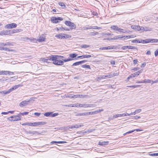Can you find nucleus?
<instances>
[{"instance_id":"nucleus-63","label":"nucleus","mask_w":158,"mask_h":158,"mask_svg":"<svg viewBox=\"0 0 158 158\" xmlns=\"http://www.w3.org/2000/svg\"><path fill=\"white\" fill-rule=\"evenodd\" d=\"M44 115L45 116L47 117L49 116V112H47V113H45L44 114Z\"/></svg>"},{"instance_id":"nucleus-37","label":"nucleus","mask_w":158,"mask_h":158,"mask_svg":"<svg viewBox=\"0 0 158 158\" xmlns=\"http://www.w3.org/2000/svg\"><path fill=\"white\" fill-rule=\"evenodd\" d=\"M152 81L149 79H145L144 80V83H151Z\"/></svg>"},{"instance_id":"nucleus-38","label":"nucleus","mask_w":158,"mask_h":158,"mask_svg":"<svg viewBox=\"0 0 158 158\" xmlns=\"http://www.w3.org/2000/svg\"><path fill=\"white\" fill-rule=\"evenodd\" d=\"M81 64V63H80V61H78V62H76L74 63L73 65H72V66H77V65H79V64Z\"/></svg>"},{"instance_id":"nucleus-55","label":"nucleus","mask_w":158,"mask_h":158,"mask_svg":"<svg viewBox=\"0 0 158 158\" xmlns=\"http://www.w3.org/2000/svg\"><path fill=\"white\" fill-rule=\"evenodd\" d=\"M8 31V35H11L13 33V30H10L9 31Z\"/></svg>"},{"instance_id":"nucleus-4","label":"nucleus","mask_w":158,"mask_h":158,"mask_svg":"<svg viewBox=\"0 0 158 158\" xmlns=\"http://www.w3.org/2000/svg\"><path fill=\"white\" fill-rule=\"evenodd\" d=\"M77 55V54L76 53H72L70 54H69V56L71 57V58H69L67 59H62V60L64 62H67L69 61L72 60H73V58H75Z\"/></svg>"},{"instance_id":"nucleus-23","label":"nucleus","mask_w":158,"mask_h":158,"mask_svg":"<svg viewBox=\"0 0 158 158\" xmlns=\"http://www.w3.org/2000/svg\"><path fill=\"white\" fill-rule=\"evenodd\" d=\"M29 134H36L38 133V132L36 131H29L27 132Z\"/></svg>"},{"instance_id":"nucleus-26","label":"nucleus","mask_w":158,"mask_h":158,"mask_svg":"<svg viewBox=\"0 0 158 158\" xmlns=\"http://www.w3.org/2000/svg\"><path fill=\"white\" fill-rule=\"evenodd\" d=\"M118 73H113L109 74L110 78L114 77L115 76H118Z\"/></svg>"},{"instance_id":"nucleus-13","label":"nucleus","mask_w":158,"mask_h":158,"mask_svg":"<svg viewBox=\"0 0 158 158\" xmlns=\"http://www.w3.org/2000/svg\"><path fill=\"white\" fill-rule=\"evenodd\" d=\"M45 35L43 34L40 36L39 38L37 39L36 41L40 42H42L44 41L45 39Z\"/></svg>"},{"instance_id":"nucleus-41","label":"nucleus","mask_w":158,"mask_h":158,"mask_svg":"<svg viewBox=\"0 0 158 158\" xmlns=\"http://www.w3.org/2000/svg\"><path fill=\"white\" fill-rule=\"evenodd\" d=\"M1 50H5L6 51H9V50L8 48L6 47H2L1 48Z\"/></svg>"},{"instance_id":"nucleus-18","label":"nucleus","mask_w":158,"mask_h":158,"mask_svg":"<svg viewBox=\"0 0 158 158\" xmlns=\"http://www.w3.org/2000/svg\"><path fill=\"white\" fill-rule=\"evenodd\" d=\"M137 76L136 75V74L135 73H135H133L130 76H129L127 78V79L128 80H129V79H130L131 78H132L133 77H137Z\"/></svg>"},{"instance_id":"nucleus-16","label":"nucleus","mask_w":158,"mask_h":158,"mask_svg":"<svg viewBox=\"0 0 158 158\" xmlns=\"http://www.w3.org/2000/svg\"><path fill=\"white\" fill-rule=\"evenodd\" d=\"M67 142L65 141H52L51 142V144H53L54 143H66Z\"/></svg>"},{"instance_id":"nucleus-21","label":"nucleus","mask_w":158,"mask_h":158,"mask_svg":"<svg viewBox=\"0 0 158 158\" xmlns=\"http://www.w3.org/2000/svg\"><path fill=\"white\" fill-rule=\"evenodd\" d=\"M0 45L2 46H6V45H8V46H10L12 45V44L10 43L6 42V43H0Z\"/></svg>"},{"instance_id":"nucleus-49","label":"nucleus","mask_w":158,"mask_h":158,"mask_svg":"<svg viewBox=\"0 0 158 158\" xmlns=\"http://www.w3.org/2000/svg\"><path fill=\"white\" fill-rule=\"evenodd\" d=\"M28 113L29 112H25L23 113H20V114L22 115H24L27 114H28Z\"/></svg>"},{"instance_id":"nucleus-10","label":"nucleus","mask_w":158,"mask_h":158,"mask_svg":"<svg viewBox=\"0 0 158 158\" xmlns=\"http://www.w3.org/2000/svg\"><path fill=\"white\" fill-rule=\"evenodd\" d=\"M93 57V54L91 55H83L82 56H78L77 58H80L81 59H82L85 58H89L90 57ZM94 57H96L94 56Z\"/></svg>"},{"instance_id":"nucleus-45","label":"nucleus","mask_w":158,"mask_h":158,"mask_svg":"<svg viewBox=\"0 0 158 158\" xmlns=\"http://www.w3.org/2000/svg\"><path fill=\"white\" fill-rule=\"evenodd\" d=\"M71 98H78V94H71L70 96Z\"/></svg>"},{"instance_id":"nucleus-11","label":"nucleus","mask_w":158,"mask_h":158,"mask_svg":"<svg viewBox=\"0 0 158 158\" xmlns=\"http://www.w3.org/2000/svg\"><path fill=\"white\" fill-rule=\"evenodd\" d=\"M30 101L31 100H29L28 101L25 100L23 101L20 103L19 105L21 107H23L26 105L28 104Z\"/></svg>"},{"instance_id":"nucleus-25","label":"nucleus","mask_w":158,"mask_h":158,"mask_svg":"<svg viewBox=\"0 0 158 158\" xmlns=\"http://www.w3.org/2000/svg\"><path fill=\"white\" fill-rule=\"evenodd\" d=\"M108 143V142L106 141H99L98 143V144L101 145H104L107 144Z\"/></svg>"},{"instance_id":"nucleus-1","label":"nucleus","mask_w":158,"mask_h":158,"mask_svg":"<svg viewBox=\"0 0 158 158\" xmlns=\"http://www.w3.org/2000/svg\"><path fill=\"white\" fill-rule=\"evenodd\" d=\"M63 56H60L56 55H52L50 56V60L53 61V62L52 63V64H53L58 65H63L64 63V61L60 60L61 58H64Z\"/></svg>"},{"instance_id":"nucleus-7","label":"nucleus","mask_w":158,"mask_h":158,"mask_svg":"<svg viewBox=\"0 0 158 158\" xmlns=\"http://www.w3.org/2000/svg\"><path fill=\"white\" fill-rule=\"evenodd\" d=\"M8 119L11 121H17L21 120L20 117L18 115H14L10 116Z\"/></svg>"},{"instance_id":"nucleus-47","label":"nucleus","mask_w":158,"mask_h":158,"mask_svg":"<svg viewBox=\"0 0 158 158\" xmlns=\"http://www.w3.org/2000/svg\"><path fill=\"white\" fill-rule=\"evenodd\" d=\"M103 109H98L97 110H96L95 111V112L96 113V114H97L98 113L100 112L101 111H103Z\"/></svg>"},{"instance_id":"nucleus-24","label":"nucleus","mask_w":158,"mask_h":158,"mask_svg":"<svg viewBox=\"0 0 158 158\" xmlns=\"http://www.w3.org/2000/svg\"><path fill=\"white\" fill-rule=\"evenodd\" d=\"M119 32H121V33H127V31H126V30L124 29H123L121 28H119L118 31Z\"/></svg>"},{"instance_id":"nucleus-52","label":"nucleus","mask_w":158,"mask_h":158,"mask_svg":"<svg viewBox=\"0 0 158 158\" xmlns=\"http://www.w3.org/2000/svg\"><path fill=\"white\" fill-rule=\"evenodd\" d=\"M141 118L140 116H133L132 118L135 119H138V118Z\"/></svg>"},{"instance_id":"nucleus-9","label":"nucleus","mask_w":158,"mask_h":158,"mask_svg":"<svg viewBox=\"0 0 158 158\" xmlns=\"http://www.w3.org/2000/svg\"><path fill=\"white\" fill-rule=\"evenodd\" d=\"M136 49V47L130 45H127V46H122L121 47V49L123 50H125L127 49Z\"/></svg>"},{"instance_id":"nucleus-46","label":"nucleus","mask_w":158,"mask_h":158,"mask_svg":"<svg viewBox=\"0 0 158 158\" xmlns=\"http://www.w3.org/2000/svg\"><path fill=\"white\" fill-rule=\"evenodd\" d=\"M131 42L132 43H140V41H139V40H132Z\"/></svg>"},{"instance_id":"nucleus-42","label":"nucleus","mask_w":158,"mask_h":158,"mask_svg":"<svg viewBox=\"0 0 158 158\" xmlns=\"http://www.w3.org/2000/svg\"><path fill=\"white\" fill-rule=\"evenodd\" d=\"M143 69H140V70L138 71L137 72H135V73L136 74L137 76H138L139 74L141 73L142 72Z\"/></svg>"},{"instance_id":"nucleus-17","label":"nucleus","mask_w":158,"mask_h":158,"mask_svg":"<svg viewBox=\"0 0 158 158\" xmlns=\"http://www.w3.org/2000/svg\"><path fill=\"white\" fill-rule=\"evenodd\" d=\"M110 28L111 29H112L114 31H118V29L119 28L116 25H113Z\"/></svg>"},{"instance_id":"nucleus-48","label":"nucleus","mask_w":158,"mask_h":158,"mask_svg":"<svg viewBox=\"0 0 158 158\" xmlns=\"http://www.w3.org/2000/svg\"><path fill=\"white\" fill-rule=\"evenodd\" d=\"M141 111V109H137L135 111L134 113H138Z\"/></svg>"},{"instance_id":"nucleus-53","label":"nucleus","mask_w":158,"mask_h":158,"mask_svg":"<svg viewBox=\"0 0 158 158\" xmlns=\"http://www.w3.org/2000/svg\"><path fill=\"white\" fill-rule=\"evenodd\" d=\"M150 155L151 156H158V153H152V154H150Z\"/></svg>"},{"instance_id":"nucleus-43","label":"nucleus","mask_w":158,"mask_h":158,"mask_svg":"<svg viewBox=\"0 0 158 158\" xmlns=\"http://www.w3.org/2000/svg\"><path fill=\"white\" fill-rule=\"evenodd\" d=\"M42 60L44 62H46L47 63H49V59L43 58Z\"/></svg>"},{"instance_id":"nucleus-6","label":"nucleus","mask_w":158,"mask_h":158,"mask_svg":"<svg viewBox=\"0 0 158 158\" xmlns=\"http://www.w3.org/2000/svg\"><path fill=\"white\" fill-rule=\"evenodd\" d=\"M63 18L60 17H52L51 18V21L53 23H58L60 21L63 20Z\"/></svg>"},{"instance_id":"nucleus-3","label":"nucleus","mask_w":158,"mask_h":158,"mask_svg":"<svg viewBox=\"0 0 158 158\" xmlns=\"http://www.w3.org/2000/svg\"><path fill=\"white\" fill-rule=\"evenodd\" d=\"M157 42H158V40L152 39H147L145 40H142L140 41V43H142L143 44Z\"/></svg>"},{"instance_id":"nucleus-8","label":"nucleus","mask_w":158,"mask_h":158,"mask_svg":"<svg viewBox=\"0 0 158 158\" xmlns=\"http://www.w3.org/2000/svg\"><path fill=\"white\" fill-rule=\"evenodd\" d=\"M17 25L15 23H12L11 24H8L5 26V28L7 29H12L15 28L16 27Z\"/></svg>"},{"instance_id":"nucleus-60","label":"nucleus","mask_w":158,"mask_h":158,"mask_svg":"<svg viewBox=\"0 0 158 158\" xmlns=\"http://www.w3.org/2000/svg\"><path fill=\"white\" fill-rule=\"evenodd\" d=\"M135 131V130H133L132 131H128L126 133L124 134V135H125V134H130V133H131L132 132H134Z\"/></svg>"},{"instance_id":"nucleus-51","label":"nucleus","mask_w":158,"mask_h":158,"mask_svg":"<svg viewBox=\"0 0 158 158\" xmlns=\"http://www.w3.org/2000/svg\"><path fill=\"white\" fill-rule=\"evenodd\" d=\"M64 39H67L69 37L70 35H68L65 34H64Z\"/></svg>"},{"instance_id":"nucleus-31","label":"nucleus","mask_w":158,"mask_h":158,"mask_svg":"<svg viewBox=\"0 0 158 158\" xmlns=\"http://www.w3.org/2000/svg\"><path fill=\"white\" fill-rule=\"evenodd\" d=\"M142 28L141 27H140L139 26H136V30H137L140 31H142Z\"/></svg>"},{"instance_id":"nucleus-57","label":"nucleus","mask_w":158,"mask_h":158,"mask_svg":"<svg viewBox=\"0 0 158 158\" xmlns=\"http://www.w3.org/2000/svg\"><path fill=\"white\" fill-rule=\"evenodd\" d=\"M13 33H18L19 32V29H14L13 30Z\"/></svg>"},{"instance_id":"nucleus-44","label":"nucleus","mask_w":158,"mask_h":158,"mask_svg":"<svg viewBox=\"0 0 158 158\" xmlns=\"http://www.w3.org/2000/svg\"><path fill=\"white\" fill-rule=\"evenodd\" d=\"M2 75H7L8 74V71H2Z\"/></svg>"},{"instance_id":"nucleus-12","label":"nucleus","mask_w":158,"mask_h":158,"mask_svg":"<svg viewBox=\"0 0 158 158\" xmlns=\"http://www.w3.org/2000/svg\"><path fill=\"white\" fill-rule=\"evenodd\" d=\"M114 48V46H108L107 47H101L99 48L100 50H107V49H113Z\"/></svg>"},{"instance_id":"nucleus-64","label":"nucleus","mask_w":158,"mask_h":158,"mask_svg":"<svg viewBox=\"0 0 158 158\" xmlns=\"http://www.w3.org/2000/svg\"><path fill=\"white\" fill-rule=\"evenodd\" d=\"M138 61L137 59H135L133 60L134 64H137Z\"/></svg>"},{"instance_id":"nucleus-27","label":"nucleus","mask_w":158,"mask_h":158,"mask_svg":"<svg viewBox=\"0 0 158 158\" xmlns=\"http://www.w3.org/2000/svg\"><path fill=\"white\" fill-rule=\"evenodd\" d=\"M83 126V124H81L79 125L78 124H76L73 126V128H78L80 127H82Z\"/></svg>"},{"instance_id":"nucleus-36","label":"nucleus","mask_w":158,"mask_h":158,"mask_svg":"<svg viewBox=\"0 0 158 158\" xmlns=\"http://www.w3.org/2000/svg\"><path fill=\"white\" fill-rule=\"evenodd\" d=\"M126 37H127V39H129L130 38H134L136 37L135 35H127L126 36Z\"/></svg>"},{"instance_id":"nucleus-62","label":"nucleus","mask_w":158,"mask_h":158,"mask_svg":"<svg viewBox=\"0 0 158 158\" xmlns=\"http://www.w3.org/2000/svg\"><path fill=\"white\" fill-rule=\"evenodd\" d=\"M155 56H158V49L155 52Z\"/></svg>"},{"instance_id":"nucleus-30","label":"nucleus","mask_w":158,"mask_h":158,"mask_svg":"<svg viewBox=\"0 0 158 158\" xmlns=\"http://www.w3.org/2000/svg\"><path fill=\"white\" fill-rule=\"evenodd\" d=\"M80 47L82 48H86L90 47V45L86 44L81 45Z\"/></svg>"},{"instance_id":"nucleus-2","label":"nucleus","mask_w":158,"mask_h":158,"mask_svg":"<svg viewBox=\"0 0 158 158\" xmlns=\"http://www.w3.org/2000/svg\"><path fill=\"white\" fill-rule=\"evenodd\" d=\"M19 86H20V85H16L13 86L7 91H0V95L5 96L6 94H10L11 91L17 89Z\"/></svg>"},{"instance_id":"nucleus-61","label":"nucleus","mask_w":158,"mask_h":158,"mask_svg":"<svg viewBox=\"0 0 158 158\" xmlns=\"http://www.w3.org/2000/svg\"><path fill=\"white\" fill-rule=\"evenodd\" d=\"M76 116H84V113H78L76 115Z\"/></svg>"},{"instance_id":"nucleus-35","label":"nucleus","mask_w":158,"mask_h":158,"mask_svg":"<svg viewBox=\"0 0 158 158\" xmlns=\"http://www.w3.org/2000/svg\"><path fill=\"white\" fill-rule=\"evenodd\" d=\"M32 126H39V124H39V122H34V123H32Z\"/></svg>"},{"instance_id":"nucleus-20","label":"nucleus","mask_w":158,"mask_h":158,"mask_svg":"<svg viewBox=\"0 0 158 158\" xmlns=\"http://www.w3.org/2000/svg\"><path fill=\"white\" fill-rule=\"evenodd\" d=\"M8 31L7 30H3L1 31L0 33V35H8Z\"/></svg>"},{"instance_id":"nucleus-29","label":"nucleus","mask_w":158,"mask_h":158,"mask_svg":"<svg viewBox=\"0 0 158 158\" xmlns=\"http://www.w3.org/2000/svg\"><path fill=\"white\" fill-rule=\"evenodd\" d=\"M83 68H87L89 69H91V68L90 67V66L89 65H87V64H84L82 65L81 66Z\"/></svg>"},{"instance_id":"nucleus-39","label":"nucleus","mask_w":158,"mask_h":158,"mask_svg":"<svg viewBox=\"0 0 158 158\" xmlns=\"http://www.w3.org/2000/svg\"><path fill=\"white\" fill-rule=\"evenodd\" d=\"M57 31L60 30L61 31H64V27H63L62 26H61V27H57Z\"/></svg>"},{"instance_id":"nucleus-15","label":"nucleus","mask_w":158,"mask_h":158,"mask_svg":"<svg viewBox=\"0 0 158 158\" xmlns=\"http://www.w3.org/2000/svg\"><path fill=\"white\" fill-rule=\"evenodd\" d=\"M141 27L142 28V31H152V29L148 27Z\"/></svg>"},{"instance_id":"nucleus-33","label":"nucleus","mask_w":158,"mask_h":158,"mask_svg":"<svg viewBox=\"0 0 158 158\" xmlns=\"http://www.w3.org/2000/svg\"><path fill=\"white\" fill-rule=\"evenodd\" d=\"M139 85H128L127 86V87H131V88H137L139 86Z\"/></svg>"},{"instance_id":"nucleus-34","label":"nucleus","mask_w":158,"mask_h":158,"mask_svg":"<svg viewBox=\"0 0 158 158\" xmlns=\"http://www.w3.org/2000/svg\"><path fill=\"white\" fill-rule=\"evenodd\" d=\"M59 4L60 6H61L63 8H64L65 7V5L64 3L62 2H60L59 3Z\"/></svg>"},{"instance_id":"nucleus-56","label":"nucleus","mask_w":158,"mask_h":158,"mask_svg":"<svg viewBox=\"0 0 158 158\" xmlns=\"http://www.w3.org/2000/svg\"><path fill=\"white\" fill-rule=\"evenodd\" d=\"M39 125H44L46 124V123L45 122H39Z\"/></svg>"},{"instance_id":"nucleus-59","label":"nucleus","mask_w":158,"mask_h":158,"mask_svg":"<svg viewBox=\"0 0 158 158\" xmlns=\"http://www.w3.org/2000/svg\"><path fill=\"white\" fill-rule=\"evenodd\" d=\"M59 35H60V36H60V39H64V34L61 33V34H59Z\"/></svg>"},{"instance_id":"nucleus-5","label":"nucleus","mask_w":158,"mask_h":158,"mask_svg":"<svg viewBox=\"0 0 158 158\" xmlns=\"http://www.w3.org/2000/svg\"><path fill=\"white\" fill-rule=\"evenodd\" d=\"M96 105L92 104H79V107H95Z\"/></svg>"},{"instance_id":"nucleus-19","label":"nucleus","mask_w":158,"mask_h":158,"mask_svg":"<svg viewBox=\"0 0 158 158\" xmlns=\"http://www.w3.org/2000/svg\"><path fill=\"white\" fill-rule=\"evenodd\" d=\"M59 114L58 113H54L53 112H50V117H55Z\"/></svg>"},{"instance_id":"nucleus-58","label":"nucleus","mask_w":158,"mask_h":158,"mask_svg":"<svg viewBox=\"0 0 158 158\" xmlns=\"http://www.w3.org/2000/svg\"><path fill=\"white\" fill-rule=\"evenodd\" d=\"M92 29H99L101 28L100 27L97 26H92Z\"/></svg>"},{"instance_id":"nucleus-22","label":"nucleus","mask_w":158,"mask_h":158,"mask_svg":"<svg viewBox=\"0 0 158 158\" xmlns=\"http://www.w3.org/2000/svg\"><path fill=\"white\" fill-rule=\"evenodd\" d=\"M71 24L69 26L70 27V29L71 30H72L73 29H75L76 26L73 23L71 22Z\"/></svg>"},{"instance_id":"nucleus-50","label":"nucleus","mask_w":158,"mask_h":158,"mask_svg":"<svg viewBox=\"0 0 158 158\" xmlns=\"http://www.w3.org/2000/svg\"><path fill=\"white\" fill-rule=\"evenodd\" d=\"M78 98H85L86 95H83L82 94H78Z\"/></svg>"},{"instance_id":"nucleus-54","label":"nucleus","mask_w":158,"mask_h":158,"mask_svg":"<svg viewBox=\"0 0 158 158\" xmlns=\"http://www.w3.org/2000/svg\"><path fill=\"white\" fill-rule=\"evenodd\" d=\"M84 113V116L85 115H89L91 114V113L90 112H85Z\"/></svg>"},{"instance_id":"nucleus-14","label":"nucleus","mask_w":158,"mask_h":158,"mask_svg":"<svg viewBox=\"0 0 158 158\" xmlns=\"http://www.w3.org/2000/svg\"><path fill=\"white\" fill-rule=\"evenodd\" d=\"M109 74L106 75H103L100 76L98 78V79L99 80H101L102 79H106V77L110 78Z\"/></svg>"},{"instance_id":"nucleus-32","label":"nucleus","mask_w":158,"mask_h":158,"mask_svg":"<svg viewBox=\"0 0 158 158\" xmlns=\"http://www.w3.org/2000/svg\"><path fill=\"white\" fill-rule=\"evenodd\" d=\"M31 123H23L22 125L23 126H25V125H28L29 126H32V125Z\"/></svg>"},{"instance_id":"nucleus-40","label":"nucleus","mask_w":158,"mask_h":158,"mask_svg":"<svg viewBox=\"0 0 158 158\" xmlns=\"http://www.w3.org/2000/svg\"><path fill=\"white\" fill-rule=\"evenodd\" d=\"M64 23L66 25L69 26L71 24V22L70 21H66Z\"/></svg>"},{"instance_id":"nucleus-28","label":"nucleus","mask_w":158,"mask_h":158,"mask_svg":"<svg viewBox=\"0 0 158 158\" xmlns=\"http://www.w3.org/2000/svg\"><path fill=\"white\" fill-rule=\"evenodd\" d=\"M95 130V129H94L89 128L87 131H85V133H89L94 131Z\"/></svg>"}]
</instances>
